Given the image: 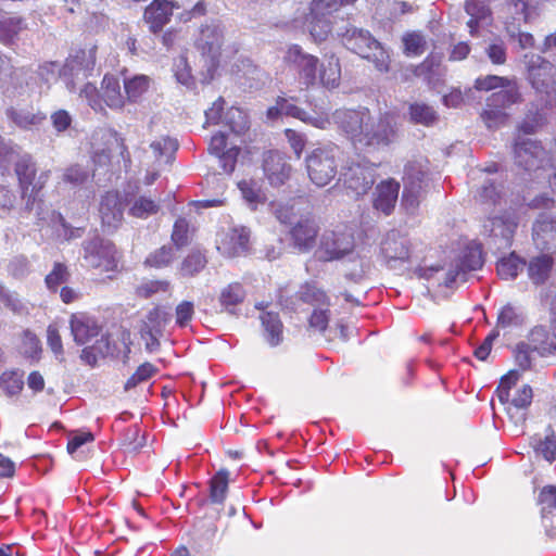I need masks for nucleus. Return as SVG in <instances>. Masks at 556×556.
<instances>
[{
  "mask_svg": "<svg viewBox=\"0 0 556 556\" xmlns=\"http://www.w3.org/2000/svg\"><path fill=\"white\" fill-rule=\"evenodd\" d=\"M10 163H14V172L21 195L25 200V207L28 211H35L38 227L50 228L51 235L65 241L79 237V229H72L59 212L50 210L39 198L41 189L50 177V170H45L36 177L37 167L31 155L22 153L17 144L0 137V165L5 167Z\"/></svg>",
  "mask_w": 556,
  "mask_h": 556,
  "instance_id": "f257e3e1",
  "label": "nucleus"
},
{
  "mask_svg": "<svg viewBox=\"0 0 556 556\" xmlns=\"http://www.w3.org/2000/svg\"><path fill=\"white\" fill-rule=\"evenodd\" d=\"M355 147H384L397 138L396 117L391 113L375 121L368 109H340L330 117Z\"/></svg>",
  "mask_w": 556,
  "mask_h": 556,
  "instance_id": "f03ea898",
  "label": "nucleus"
},
{
  "mask_svg": "<svg viewBox=\"0 0 556 556\" xmlns=\"http://www.w3.org/2000/svg\"><path fill=\"white\" fill-rule=\"evenodd\" d=\"M225 31L219 21L203 24L194 40V47L201 53L203 68L201 81L210 83L219 66L220 49L224 43Z\"/></svg>",
  "mask_w": 556,
  "mask_h": 556,
  "instance_id": "7ed1b4c3",
  "label": "nucleus"
},
{
  "mask_svg": "<svg viewBox=\"0 0 556 556\" xmlns=\"http://www.w3.org/2000/svg\"><path fill=\"white\" fill-rule=\"evenodd\" d=\"M515 160L518 166L527 172H534V179H547L549 187L556 191V165L546 152L536 142L530 139H518L514 148Z\"/></svg>",
  "mask_w": 556,
  "mask_h": 556,
  "instance_id": "20e7f679",
  "label": "nucleus"
},
{
  "mask_svg": "<svg viewBox=\"0 0 556 556\" xmlns=\"http://www.w3.org/2000/svg\"><path fill=\"white\" fill-rule=\"evenodd\" d=\"M339 36L346 49L372 62L379 72L389 71V53L368 30L349 27Z\"/></svg>",
  "mask_w": 556,
  "mask_h": 556,
  "instance_id": "39448f33",
  "label": "nucleus"
},
{
  "mask_svg": "<svg viewBox=\"0 0 556 556\" xmlns=\"http://www.w3.org/2000/svg\"><path fill=\"white\" fill-rule=\"evenodd\" d=\"M340 149L336 144H326L314 149L305 159L311 181L317 187L330 184L338 173Z\"/></svg>",
  "mask_w": 556,
  "mask_h": 556,
  "instance_id": "423d86ee",
  "label": "nucleus"
},
{
  "mask_svg": "<svg viewBox=\"0 0 556 556\" xmlns=\"http://www.w3.org/2000/svg\"><path fill=\"white\" fill-rule=\"evenodd\" d=\"M83 258L88 267L100 273H116L121 253L111 240L96 235L83 242Z\"/></svg>",
  "mask_w": 556,
  "mask_h": 556,
  "instance_id": "0eeeda50",
  "label": "nucleus"
},
{
  "mask_svg": "<svg viewBox=\"0 0 556 556\" xmlns=\"http://www.w3.org/2000/svg\"><path fill=\"white\" fill-rule=\"evenodd\" d=\"M97 48L79 49L70 54L62 66L60 79L70 92L78 91V87L92 74L96 66Z\"/></svg>",
  "mask_w": 556,
  "mask_h": 556,
  "instance_id": "6e6552de",
  "label": "nucleus"
},
{
  "mask_svg": "<svg viewBox=\"0 0 556 556\" xmlns=\"http://www.w3.org/2000/svg\"><path fill=\"white\" fill-rule=\"evenodd\" d=\"M427 174V167L420 162H410L405 166L402 205L407 212L414 213L419 206L428 186Z\"/></svg>",
  "mask_w": 556,
  "mask_h": 556,
  "instance_id": "1a4fd4ad",
  "label": "nucleus"
},
{
  "mask_svg": "<svg viewBox=\"0 0 556 556\" xmlns=\"http://www.w3.org/2000/svg\"><path fill=\"white\" fill-rule=\"evenodd\" d=\"M475 89L479 91H491L501 88L500 91L494 92L488 100L491 104H502L503 106H510L520 101L521 94L515 78H508L497 75H486L478 77L475 80Z\"/></svg>",
  "mask_w": 556,
  "mask_h": 556,
  "instance_id": "9d476101",
  "label": "nucleus"
},
{
  "mask_svg": "<svg viewBox=\"0 0 556 556\" xmlns=\"http://www.w3.org/2000/svg\"><path fill=\"white\" fill-rule=\"evenodd\" d=\"M483 263L482 248L479 244L468 245L446 271L443 285L446 288H454L465 282L468 274L480 269Z\"/></svg>",
  "mask_w": 556,
  "mask_h": 556,
  "instance_id": "9b49d317",
  "label": "nucleus"
},
{
  "mask_svg": "<svg viewBox=\"0 0 556 556\" xmlns=\"http://www.w3.org/2000/svg\"><path fill=\"white\" fill-rule=\"evenodd\" d=\"M340 9V1L336 0H313L308 16V29L315 41H324L331 33L329 16Z\"/></svg>",
  "mask_w": 556,
  "mask_h": 556,
  "instance_id": "f8f14e48",
  "label": "nucleus"
},
{
  "mask_svg": "<svg viewBox=\"0 0 556 556\" xmlns=\"http://www.w3.org/2000/svg\"><path fill=\"white\" fill-rule=\"evenodd\" d=\"M354 236L348 230L325 231L318 249L319 258L326 262L341 260L353 252Z\"/></svg>",
  "mask_w": 556,
  "mask_h": 556,
  "instance_id": "ddd939ff",
  "label": "nucleus"
},
{
  "mask_svg": "<svg viewBox=\"0 0 556 556\" xmlns=\"http://www.w3.org/2000/svg\"><path fill=\"white\" fill-rule=\"evenodd\" d=\"M376 177L374 164L353 163L342 174L344 188L353 197L366 194L372 187Z\"/></svg>",
  "mask_w": 556,
  "mask_h": 556,
  "instance_id": "4468645a",
  "label": "nucleus"
},
{
  "mask_svg": "<svg viewBox=\"0 0 556 556\" xmlns=\"http://www.w3.org/2000/svg\"><path fill=\"white\" fill-rule=\"evenodd\" d=\"M285 62L296 68L302 85L308 88L317 84L318 58L305 53L300 46L292 45L285 54Z\"/></svg>",
  "mask_w": 556,
  "mask_h": 556,
  "instance_id": "2eb2a0df",
  "label": "nucleus"
},
{
  "mask_svg": "<svg viewBox=\"0 0 556 556\" xmlns=\"http://www.w3.org/2000/svg\"><path fill=\"white\" fill-rule=\"evenodd\" d=\"M380 254L387 266L394 268L397 263L403 264L409 260L410 242L400 231L391 230L381 240Z\"/></svg>",
  "mask_w": 556,
  "mask_h": 556,
  "instance_id": "dca6fc26",
  "label": "nucleus"
},
{
  "mask_svg": "<svg viewBox=\"0 0 556 556\" xmlns=\"http://www.w3.org/2000/svg\"><path fill=\"white\" fill-rule=\"evenodd\" d=\"M518 222L515 213L490 216L483 223V233L500 242L501 247H509Z\"/></svg>",
  "mask_w": 556,
  "mask_h": 556,
  "instance_id": "f3484780",
  "label": "nucleus"
},
{
  "mask_svg": "<svg viewBox=\"0 0 556 556\" xmlns=\"http://www.w3.org/2000/svg\"><path fill=\"white\" fill-rule=\"evenodd\" d=\"M556 70L553 64L539 55L528 62V77L534 89L548 93L556 85Z\"/></svg>",
  "mask_w": 556,
  "mask_h": 556,
  "instance_id": "a211bd4d",
  "label": "nucleus"
},
{
  "mask_svg": "<svg viewBox=\"0 0 556 556\" xmlns=\"http://www.w3.org/2000/svg\"><path fill=\"white\" fill-rule=\"evenodd\" d=\"M279 103L282 111V115L291 116L300 119L301 122L311 125L315 128L327 129L331 125L330 116L327 111L316 105L312 109V112L299 108L294 103L290 102L289 99L279 97Z\"/></svg>",
  "mask_w": 556,
  "mask_h": 556,
  "instance_id": "6ab92c4d",
  "label": "nucleus"
},
{
  "mask_svg": "<svg viewBox=\"0 0 556 556\" xmlns=\"http://www.w3.org/2000/svg\"><path fill=\"white\" fill-rule=\"evenodd\" d=\"M279 302L285 308L293 312L300 309V303L309 304L313 306H329L330 304L326 293L319 289L315 282L303 283L294 296L287 299L280 296Z\"/></svg>",
  "mask_w": 556,
  "mask_h": 556,
  "instance_id": "aec40b11",
  "label": "nucleus"
},
{
  "mask_svg": "<svg viewBox=\"0 0 556 556\" xmlns=\"http://www.w3.org/2000/svg\"><path fill=\"white\" fill-rule=\"evenodd\" d=\"M264 174L273 187L285 185L291 177L292 167L287 156L278 151H268L264 156Z\"/></svg>",
  "mask_w": 556,
  "mask_h": 556,
  "instance_id": "412c9836",
  "label": "nucleus"
},
{
  "mask_svg": "<svg viewBox=\"0 0 556 556\" xmlns=\"http://www.w3.org/2000/svg\"><path fill=\"white\" fill-rule=\"evenodd\" d=\"M319 226L312 216L301 217L290 229L293 247L301 252L311 251L316 243Z\"/></svg>",
  "mask_w": 556,
  "mask_h": 556,
  "instance_id": "4be33fe9",
  "label": "nucleus"
},
{
  "mask_svg": "<svg viewBox=\"0 0 556 556\" xmlns=\"http://www.w3.org/2000/svg\"><path fill=\"white\" fill-rule=\"evenodd\" d=\"M178 8L177 3L168 0H153L143 13V21L148 24L149 30L153 34L162 31L170 22L174 10Z\"/></svg>",
  "mask_w": 556,
  "mask_h": 556,
  "instance_id": "5701e85b",
  "label": "nucleus"
},
{
  "mask_svg": "<svg viewBox=\"0 0 556 556\" xmlns=\"http://www.w3.org/2000/svg\"><path fill=\"white\" fill-rule=\"evenodd\" d=\"M123 204L117 192H106L100 202L99 214L105 231H115L123 222Z\"/></svg>",
  "mask_w": 556,
  "mask_h": 556,
  "instance_id": "b1692460",
  "label": "nucleus"
},
{
  "mask_svg": "<svg viewBox=\"0 0 556 556\" xmlns=\"http://www.w3.org/2000/svg\"><path fill=\"white\" fill-rule=\"evenodd\" d=\"M250 232L245 227H233L217 240V250L227 257H235L248 251Z\"/></svg>",
  "mask_w": 556,
  "mask_h": 556,
  "instance_id": "393cba45",
  "label": "nucleus"
},
{
  "mask_svg": "<svg viewBox=\"0 0 556 556\" xmlns=\"http://www.w3.org/2000/svg\"><path fill=\"white\" fill-rule=\"evenodd\" d=\"M208 151L219 160L225 173L231 174L235 170L240 148L238 146L227 147V137L224 132L215 134L210 141Z\"/></svg>",
  "mask_w": 556,
  "mask_h": 556,
  "instance_id": "a878e982",
  "label": "nucleus"
},
{
  "mask_svg": "<svg viewBox=\"0 0 556 556\" xmlns=\"http://www.w3.org/2000/svg\"><path fill=\"white\" fill-rule=\"evenodd\" d=\"M70 325L74 341L80 345L97 337L101 330L98 320L86 313L73 314Z\"/></svg>",
  "mask_w": 556,
  "mask_h": 556,
  "instance_id": "bb28decb",
  "label": "nucleus"
},
{
  "mask_svg": "<svg viewBox=\"0 0 556 556\" xmlns=\"http://www.w3.org/2000/svg\"><path fill=\"white\" fill-rule=\"evenodd\" d=\"M400 184L394 179H387L377 185L372 204L375 210L390 215L397 202Z\"/></svg>",
  "mask_w": 556,
  "mask_h": 556,
  "instance_id": "cd10ccee",
  "label": "nucleus"
},
{
  "mask_svg": "<svg viewBox=\"0 0 556 556\" xmlns=\"http://www.w3.org/2000/svg\"><path fill=\"white\" fill-rule=\"evenodd\" d=\"M528 343L532 351L541 356H547L556 353V331H549L547 326H534L528 334Z\"/></svg>",
  "mask_w": 556,
  "mask_h": 556,
  "instance_id": "c85d7f7f",
  "label": "nucleus"
},
{
  "mask_svg": "<svg viewBox=\"0 0 556 556\" xmlns=\"http://www.w3.org/2000/svg\"><path fill=\"white\" fill-rule=\"evenodd\" d=\"M102 104L112 110H121L125 105V97L121 90L119 79L114 75H104L101 84Z\"/></svg>",
  "mask_w": 556,
  "mask_h": 556,
  "instance_id": "c756f323",
  "label": "nucleus"
},
{
  "mask_svg": "<svg viewBox=\"0 0 556 556\" xmlns=\"http://www.w3.org/2000/svg\"><path fill=\"white\" fill-rule=\"evenodd\" d=\"M170 315L161 307H154L148 312L144 326L141 329L142 338L151 337L157 344V337L162 336Z\"/></svg>",
  "mask_w": 556,
  "mask_h": 556,
  "instance_id": "7c9ffc66",
  "label": "nucleus"
},
{
  "mask_svg": "<svg viewBox=\"0 0 556 556\" xmlns=\"http://www.w3.org/2000/svg\"><path fill=\"white\" fill-rule=\"evenodd\" d=\"M556 238V218L541 214L533 225V240L539 249L545 250Z\"/></svg>",
  "mask_w": 556,
  "mask_h": 556,
  "instance_id": "2f4dec72",
  "label": "nucleus"
},
{
  "mask_svg": "<svg viewBox=\"0 0 556 556\" xmlns=\"http://www.w3.org/2000/svg\"><path fill=\"white\" fill-rule=\"evenodd\" d=\"M504 195V187L494 179L485 178L482 186L477 190L475 200L485 208L501 204Z\"/></svg>",
  "mask_w": 556,
  "mask_h": 556,
  "instance_id": "473e14b6",
  "label": "nucleus"
},
{
  "mask_svg": "<svg viewBox=\"0 0 556 556\" xmlns=\"http://www.w3.org/2000/svg\"><path fill=\"white\" fill-rule=\"evenodd\" d=\"M128 214L135 218L147 219L160 210V202L148 195L132 197L126 200Z\"/></svg>",
  "mask_w": 556,
  "mask_h": 556,
  "instance_id": "72a5a7b5",
  "label": "nucleus"
},
{
  "mask_svg": "<svg viewBox=\"0 0 556 556\" xmlns=\"http://www.w3.org/2000/svg\"><path fill=\"white\" fill-rule=\"evenodd\" d=\"M7 115L18 128L26 130L39 126L46 119V115L43 113L34 112L33 110L27 109L10 108L7 111Z\"/></svg>",
  "mask_w": 556,
  "mask_h": 556,
  "instance_id": "f704fd0d",
  "label": "nucleus"
},
{
  "mask_svg": "<svg viewBox=\"0 0 556 556\" xmlns=\"http://www.w3.org/2000/svg\"><path fill=\"white\" fill-rule=\"evenodd\" d=\"M27 28L25 18L9 16L0 20V42L7 46L13 45L20 34Z\"/></svg>",
  "mask_w": 556,
  "mask_h": 556,
  "instance_id": "c9c22d12",
  "label": "nucleus"
},
{
  "mask_svg": "<svg viewBox=\"0 0 556 556\" xmlns=\"http://www.w3.org/2000/svg\"><path fill=\"white\" fill-rule=\"evenodd\" d=\"M178 141L169 136L156 138L150 143L153 156L156 162L169 164L173 162L176 151L178 150Z\"/></svg>",
  "mask_w": 556,
  "mask_h": 556,
  "instance_id": "e433bc0d",
  "label": "nucleus"
},
{
  "mask_svg": "<svg viewBox=\"0 0 556 556\" xmlns=\"http://www.w3.org/2000/svg\"><path fill=\"white\" fill-rule=\"evenodd\" d=\"M554 264V257L547 254L533 257L528 265V276L535 285L545 282Z\"/></svg>",
  "mask_w": 556,
  "mask_h": 556,
  "instance_id": "4c0bfd02",
  "label": "nucleus"
},
{
  "mask_svg": "<svg viewBox=\"0 0 556 556\" xmlns=\"http://www.w3.org/2000/svg\"><path fill=\"white\" fill-rule=\"evenodd\" d=\"M262 325L264 327V337L266 341L276 346L282 341L283 325L277 313L264 312L261 315Z\"/></svg>",
  "mask_w": 556,
  "mask_h": 556,
  "instance_id": "58836bf2",
  "label": "nucleus"
},
{
  "mask_svg": "<svg viewBox=\"0 0 556 556\" xmlns=\"http://www.w3.org/2000/svg\"><path fill=\"white\" fill-rule=\"evenodd\" d=\"M465 9L467 14L470 15V20L467 23L469 33L471 36H475L479 23L490 16L488 0H467Z\"/></svg>",
  "mask_w": 556,
  "mask_h": 556,
  "instance_id": "ea45409f",
  "label": "nucleus"
},
{
  "mask_svg": "<svg viewBox=\"0 0 556 556\" xmlns=\"http://www.w3.org/2000/svg\"><path fill=\"white\" fill-rule=\"evenodd\" d=\"M415 74L424 77L429 85L435 87L440 83V77L442 76L441 56L433 54L429 55L416 67Z\"/></svg>",
  "mask_w": 556,
  "mask_h": 556,
  "instance_id": "a19ab883",
  "label": "nucleus"
},
{
  "mask_svg": "<svg viewBox=\"0 0 556 556\" xmlns=\"http://www.w3.org/2000/svg\"><path fill=\"white\" fill-rule=\"evenodd\" d=\"M207 264L205 253L200 250H192L180 263L178 274L181 277H193L201 273Z\"/></svg>",
  "mask_w": 556,
  "mask_h": 556,
  "instance_id": "79ce46f5",
  "label": "nucleus"
},
{
  "mask_svg": "<svg viewBox=\"0 0 556 556\" xmlns=\"http://www.w3.org/2000/svg\"><path fill=\"white\" fill-rule=\"evenodd\" d=\"M340 78L341 67L339 59L331 56L328 59L326 64L320 66L317 81H319L324 87L331 89L339 86Z\"/></svg>",
  "mask_w": 556,
  "mask_h": 556,
  "instance_id": "37998d69",
  "label": "nucleus"
},
{
  "mask_svg": "<svg viewBox=\"0 0 556 556\" xmlns=\"http://www.w3.org/2000/svg\"><path fill=\"white\" fill-rule=\"evenodd\" d=\"M526 315L520 306L514 304L504 305L497 316V326L502 328H516L525 324Z\"/></svg>",
  "mask_w": 556,
  "mask_h": 556,
  "instance_id": "c03bdc74",
  "label": "nucleus"
},
{
  "mask_svg": "<svg viewBox=\"0 0 556 556\" xmlns=\"http://www.w3.org/2000/svg\"><path fill=\"white\" fill-rule=\"evenodd\" d=\"M229 471L222 469L217 471L210 481V500L212 503L222 504L228 492Z\"/></svg>",
  "mask_w": 556,
  "mask_h": 556,
  "instance_id": "a18cd8bd",
  "label": "nucleus"
},
{
  "mask_svg": "<svg viewBox=\"0 0 556 556\" xmlns=\"http://www.w3.org/2000/svg\"><path fill=\"white\" fill-rule=\"evenodd\" d=\"M509 106H503L502 104H491V100L486 101V108L481 113V118L488 128H498L508 119L506 109Z\"/></svg>",
  "mask_w": 556,
  "mask_h": 556,
  "instance_id": "49530a36",
  "label": "nucleus"
},
{
  "mask_svg": "<svg viewBox=\"0 0 556 556\" xmlns=\"http://www.w3.org/2000/svg\"><path fill=\"white\" fill-rule=\"evenodd\" d=\"M150 86V78L147 75H135L124 79V90L129 102H137Z\"/></svg>",
  "mask_w": 556,
  "mask_h": 556,
  "instance_id": "de8ad7c7",
  "label": "nucleus"
},
{
  "mask_svg": "<svg viewBox=\"0 0 556 556\" xmlns=\"http://www.w3.org/2000/svg\"><path fill=\"white\" fill-rule=\"evenodd\" d=\"M24 386V375L20 370L4 371L0 377V389L8 396L17 395Z\"/></svg>",
  "mask_w": 556,
  "mask_h": 556,
  "instance_id": "09e8293b",
  "label": "nucleus"
},
{
  "mask_svg": "<svg viewBox=\"0 0 556 556\" xmlns=\"http://www.w3.org/2000/svg\"><path fill=\"white\" fill-rule=\"evenodd\" d=\"M245 298V291L241 283L233 282L224 288L219 295V302L227 311L241 303Z\"/></svg>",
  "mask_w": 556,
  "mask_h": 556,
  "instance_id": "8fccbe9b",
  "label": "nucleus"
},
{
  "mask_svg": "<svg viewBox=\"0 0 556 556\" xmlns=\"http://www.w3.org/2000/svg\"><path fill=\"white\" fill-rule=\"evenodd\" d=\"M224 122L232 132L238 135L244 134L250 128L247 113L239 108H230L225 114Z\"/></svg>",
  "mask_w": 556,
  "mask_h": 556,
  "instance_id": "3c124183",
  "label": "nucleus"
},
{
  "mask_svg": "<svg viewBox=\"0 0 556 556\" xmlns=\"http://www.w3.org/2000/svg\"><path fill=\"white\" fill-rule=\"evenodd\" d=\"M410 119L415 124L431 126L438 119V114L433 108L425 103H414L409 106Z\"/></svg>",
  "mask_w": 556,
  "mask_h": 556,
  "instance_id": "603ef678",
  "label": "nucleus"
},
{
  "mask_svg": "<svg viewBox=\"0 0 556 556\" xmlns=\"http://www.w3.org/2000/svg\"><path fill=\"white\" fill-rule=\"evenodd\" d=\"M525 262L516 254L502 258L496 266L497 274L502 279H514L522 270Z\"/></svg>",
  "mask_w": 556,
  "mask_h": 556,
  "instance_id": "864d4df0",
  "label": "nucleus"
},
{
  "mask_svg": "<svg viewBox=\"0 0 556 556\" xmlns=\"http://www.w3.org/2000/svg\"><path fill=\"white\" fill-rule=\"evenodd\" d=\"M175 258V252L172 247L163 245L162 248L150 253L144 261V265L153 268H163L168 266Z\"/></svg>",
  "mask_w": 556,
  "mask_h": 556,
  "instance_id": "5fc2aeb1",
  "label": "nucleus"
},
{
  "mask_svg": "<svg viewBox=\"0 0 556 556\" xmlns=\"http://www.w3.org/2000/svg\"><path fill=\"white\" fill-rule=\"evenodd\" d=\"M173 71L176 80L179 84L186 86L189 89L194 87V77L185 55H180L175 60Z\"/></svg>",
  "mask_w": 556,
  "mask_h": 556,
  "instance_id": "6e6d98bb",
  "label": "nucleus"
},
{
  "mask_svg": "<svg viewBox=\"0 0 556 556\" xmlns=\"http://www.w3.org/2000/svg\"><path fill=\"white\" fill-rule=\"evenodd\" d=\"M79 97L87 101L88 105L96 112H103L104 106L102 104V94L98 90L96 85L91 83H85L81 88L78 87Z\"/></svg>",
  "mask_w": 556,
  "mask_h": 556,
  "instance_id": "4d7b16f0",
  "label": "nucleus"
},
{
  "mask_svg": "<svg viewBox=\"0 0 556 556\" xmlns=\"http://www.w3.org/2000/svg\"><path fill=\"white\" fill-rule=\"evenodd\" d=\"M533 392L530 386L523 384L519 388L510 401L506 405L508 414H511L513 409H526L532 402Z\"/></svg>",
  "mask_w": 556,
  "mask_h": 556,
  "instance_id": "13d9d810",
  "label": "nucleus"
},
{
  "mask_svg": "<svg viewBox=\"0 0 556 556\" xmlns=\"http://www.w3.org/2000/svg\"><path fill=\"white\" fill-rule=\"evenodd\" d=\"M404 53L407 56L421 55L426 50V40L419 33H408L403 36Z\"/></svg>",
  "mask_w": 556,
  "mask_h": 556,
  "instance_id": "bf43d9fd",
  "label": "nucleus"
},
{
  "mask_svg": "<svg viewBox=\"0 0 556 556\" xmlns=\"http://www.w3.org/2000/svg\"><path fill=\"white\" fill-rule=\"evenodd\" d=\"M238 188L242 194V198L253 208H255L258 203L263 202L261 189L255 181L242 180L238 184Z\"/></svg>",
  "mask_w": 556,
  "mask_h": 556,
  "instance_id": "052dcab7",
  "label": "nucleus"
},
{
  "mask_svg": "<svg viewBox=\"0 0 556 556\" xmlns=\"http://www.w3.org/2000/svg\"><path fill=\"white\" fill-rule=\"evenodd\" d=\"M520 378V374L517 370H510L500 381L496 389V394L502 404H508L510 401V390L516 386Z\"/></svg>",
  "mask_w": 556,
  "mask_h": 556,
  "instance_id": "680f3d73",
  "label": "nucleus"
},
{
  "mask_svg": "<svg viewBox=\"0 0 556 556\" xmlns=\"http://www.w3.org/2000/svg\"><path fill=\"white\" fill-rule=\"evenodd\" d=\"M538 503L541 506V517L551 515L556 511V488L553 485L544 486L538 497Z\"/></svg>",
  "mask_w": 556,
  "mask_h": 556,
  "instance_id": "e2e57ef3",
  "label": "nucleus"
},
{
  "mask_svg": "<svg viewBox=\"0 0 556 556\" xmlns=\"http://www.w3.org/2000/svg\"><path fill=\"white\" fill-rule=\"evenodd\" d=\"M170 289V282L167 280H147L137 288V294L148 299L156 293H165Z\"/></svg>",
  "mask_w": 556,
  "mask_h": 556,
  "instance_id": "0e129e2a",
  "label": "nucleus"
},
{
  "mask_svg": "<svg viewBox=\"0 0 556 556\" xmlns=\"http://www.w3.org/2000/svg\"><path fill=\"white\" fill-rule=\"evenodd\" d=\"M89 177V170L78 164L66 167L63 173V181L73 186H80L85 184Z\"/></svg>",
  "mask_w": 556,
  "mask_h": 556,
  "instance_id": "69168bd1",
  "label": "nucleus"
},
{
  "mask_svg": "<svg viewBox=\"0 0 556 556\" xmlns=\"http://www.w3.org/2000/svg\"><path fill=\"white\" fill-rule=\"evenodd\" d=\"M67 267L61 263H55L53 269L46 277V285L50 291H56L59 287L68 279Z\"/></svg>",
  "mask_w": 556,
  "mask_h": 556,
  "instance_id": "338daca9",
  "label": "nucleus"
},
{
  "mask_svg": "<svg viewBox=\"0 0 556 556\" xmlns=\"http://www.w3.org/2000/svg\"><path fill=\"white\" fill-rule=\"evenodd\" d=\"M189 223L185 218H178L172 232V241L177 249H181L189 243Z\"/></svg>",
  "mask_w": 556,
  "mask_h": 556,
  "instance_id": "774afa93",
  "label": "nucleus"
}]
</instances>
